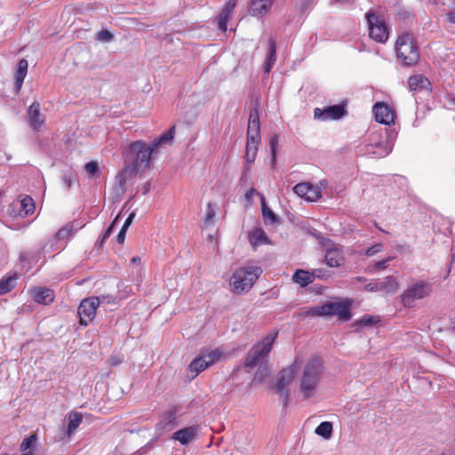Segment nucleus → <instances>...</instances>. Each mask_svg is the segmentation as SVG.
<instances>
[{
  "label": "nucleus",
  "mask_w": 455,
  "mask_h": 455,
  "mask_svg": "<svg viewBox=\"0 0 455 455\" xmlns=\"http://www.w3.org/2000/svg\"><path fill=\"white\" fill-rule=\"evenodd\" d=\"M315 272H309L304 269H297L292 275V281L299 284L301 287H306L309 283H313L315 279Z\"/></svg>",
  "instance_id": "obj_24"
},
{
  "label": "nucleus",
  "mask_w": 455,
  "mask_h": 455,
  "mask_svg": "<svg viewBox=\"0 0 455 455\" xmlns=\"http://www.w3.org/2000/svg\"><path fill=\"white\" fill-rule=\"evenodd\" d=\"M332 423L330 421H323L320 423L315 430V433L317 435L323 437L324 439H329L332 434Z\"/></svg>",
  "instance_id": "obj_30"
},
{
  "label": "nucleus",
  "mask_w": 455,
  "mask_h": 455,
  "mask_svg": "<svg viewBox=\"0 0 455 455\" xmlns=\"http://www.w3.org/2000/svg\"><path fill=\"white\" fill-rule=\"evenodd\" d=\"M256 193V190L254 188H251L245 195L247 198L251 197L252 195Z\"/></svg>",
  "instance_id": "obj_53"
},
{
  "label": "nucleus",
  "mask_w": 455,
  "mask_h": 455,
  "mask_svg": "<svg viewBox=\"0 0 455 455\" xmlns=\"http://www.w3.org/2000/svg\"><path fill=\"white\" fill-rule=\"evenodd\" d=\"M99 305L100 300L97 297L87 298L81 301L77 310L81 325L87 326L93 320Z\"/></svg>",
  "instance_id": "obj_12"
},
{
  "label": "nucleus",
  "mask_w": 455,
  "mask_h": 455,
  "mask_svg": "<svg viewBox=\"0 0 455 455\" xmlns=\"http://www.w3.org/2000/svg\"><path fill=\"white\" fill-rule=\"evenodd\" d=\"M432 287L429 283L419 281L410 285L402 294L401 300L404 307H411L415 300L430 295Z\"/></svg>",
  "instance_id": "obj_10"
},
{
  "label": "nucleus",
  "mask_w": 455,
  "mask_h": 455,
  "mask_svg": "<svg viewBox=\"0 0 455 455\" xmlns=\"http://www.w3.org/2000/svg\"><path fill=\"white\" fill-rule=\"evenodd\" d=\"M261 212L264 222L266 224H274L276 222V216L267 205L264 196H261Z\"/></svg>",
  "instance_id": "obj_28"
},
{
  "label": "nucleus",
  "mask_w": 455,
  "mask_h": 455,
  "mask_svg": "<svg viewBox=\"0 0 455 455\" xmlns=\"http://www.w3.org/2000/svg\"><path fill=\"white\" fill-rule=\"evenodd\" d=\"M369 24V35L378 43H385L388 38V31L385 22L372 12L365 14Z\"/></svg>",
  "instance_id": "obj_11"
},
{
  "label": "nucleus",
  "mask_w": 455,
  "mask_h": 455,
  "mask_svg": "<svg viewBox=\"0 0 455 455\" xmlns=\"http://www.w3.org/2000/svg\"><path fill=\"white\" fill-rule=\"evenodd\" d=\"M21 212H24V214L29 215L35 212L36 205L34 200L30 196H26L20 202Z\"/></svg>",
  "instance_id": "obj_33"
},
{
  "label": "nucleus",
  "mask_w": 455,
  "mask_h": 455,
  "mask_svg": "<svg viewBox=\"0 0 455 455\" xmlns=\"http://www.w3.org/2000/svg\"><path fill=\"white\" fill-rule=\"evenodd\" d=\"M129 150L135 155L132 160V169L136 172L150 168L151 156L156 150L152 145L148 146L144 141L137 140L130 144Z\"/></svg>",
  "instance_id": "obj_7"
},
{
  "label": "nucleus",
  "mask_w": 455,
  "mask_h": 455,
  "mask_svg": "<svg viewBox=\"0 0 455 455\" xmlns=\"http://www.w3.org/2000/svg\"><path fill=\"white\" fill-rule=\"evenodd\" d=\"M388 152H389V150L387 149V147H385V148H384L383 152H382V153H380L379 155H381V156H385V155H387V154H388Z\"/></svg>",
  "instance_id": "obj_54"
},
{
  "label": "nucleus",
  "mask_w": 455,
  "mask_h": 455,
  "mask_svg": "<svg viewBox=\"0 0 455 455\" xmlns=\"http://www.w3.org/2000/svg\"><path fill=\"white\" fill-rule=\"evenodd\" d=\"M122 363V359L118 356L113 355L109 358V364L111 366H117Z\"/></svg>",
  "instance_id": "obj_50"
},
{
  "label": "nucleus",
  "mask_w": 455,
  "mask_h": 455,
  "mask_svg": "<svg viewBox=\"0 0 455 455\" xmlns=\"http://www.w3.org/2000/svg\"><path fill=\"white\" fill-rule=\"evenodd\" d=\"M132 262L136 265H140L141 263V259L139 256H134L132 258Z\"/></svg>",
  "instance_id": "obj_52"
},
{
  "label": "nucleus",
  "mask_w": 455,
  "mask_h": 455,
  "mask_svg": "<svg viewBox=\"0 0 455 455\" xmlns=\"http://www.w3.org/2000/svg\"><path fill=\"white\" fill-rule=\"evenodd\" d=\"M410 90L413 92H431V83L423 75H413L408 79Z\"/></svg>",
  "instance_id": "obj_19"
},
{
  "label": "nucleus",
  "mask_w": 455,
  "mask_h": 455,
  "mask_svg": "<svg viewBox=\"0 0 455 455\" xmlns=\"http://www.w3.org/2000/svg\"><path fill=\"white\" fill-rule=\"evenodd\" d=\"M17 280V275L8 276L7 278L0 280V295L5 294L15 287V282Z\"/></svg>",
  "instance_id": "obj_29"
},
{
  "label": "nucleus",
  "mask_w": 455,
  "mask_h": 455,
  "mask_svg": "<svg viewBox=\"0 0 455 455\" xmlns=\"http://www.w3.org/2000/svg\"><path fill=\"white\" fill-rule=\"evenodd\" d=\"M21 455H31V454H21Z\"/></svg>",
  "instance_id": "obj_56"
},
{
  "label": "nucleus",
  "mask_w": 455,
  "mask_h": 455,
  "mask_svg": "<svg viewBox=\"0 0 455 455\" xmlns=\"http://www.w3.org/2000/svg\"><path fill=\"white\" fill-rule=\"evenodd\" d=\"M126 231L127 229H124V228H121V230L119 231L117 236H116V240L119 243H124V240H125V234H126Z\"/></svg>",
  "instance_id": "obj_48"
},
{
  "label": "nucleus",
  "mask_w": 455,
  "mask_h": 455,
  "mask_svg": "<svg viewBox=\"0 0 455 455\" xmlns=\"http://www.w3.org/2000/svg\"><path fill=\"white\" fill-rule=\"evenodd\" d=\"M196 434L197 427L190 426L174 432L172 439L179 441L181 444L185 445L195 440Z\"/></svg>",
  "instance_id": "obj_22"
},
{
  "label": "nucleus",
  "mask_w": 455,
  "mask_h": 455,
  "mask_svg": "<svg viewBox=\"0 0 455 455\" xmlns=\"http://www.w3.org/2000/svg\"><path fill=\"white\" fill-rule=\"evenodd\" d=\"M324 374L325 367L320 356L313 355L307 360L299 376V391L304 400L316 395Z\"/></svg>",
  "instance_id": "obj_1"
},
{
  "label": "nucleus",
  "mask_w": 455,
  "mask_h": 455,
  "mask_svg": "<svg viewBox=\"0 0 455 455\" xmlns=\"http://www.w3.org/2000/svg\"><path fill=\"white\" fill-rule=\"evenodd\" d=\"M366 290L369 291H381L380 290V282L378 283H370L365 286Z\"/></svg>",
  "instance_id": "obj_44"
},
{
  "label": "nucleus",
  "mask_w": 455,
  "mask_h": 455,
  "mask_svg": "<svg viewBox=\"0 0 455 455\" xmlns=\"http://www.w3.org/2000/svg\"><path fill=\"white\" fill-rule=\"evenodd\" d=\"M28 63L27 60L22 59L19 61L17 70L15 73V88L17 92L21 89L24 79L27 76Z\"/></svg>",
  "instance_id": "obj_25"
},
{
  "label": "nucleus",
  "mask_w": 455,
  "mask_h": 455,
  "mask_svg": "<svg viewBox=\"0 0 455 455\" xmlns=\"http://www.w3.org/2000/svg\"><path fill=\"white\" fill-rule=\"evenodd\" d=\"M112 38V34L108 30H101L97 36V39L100 41H110Z\"/></svg>",
  "instance_id": "obj_43"
},
{
  "label": "nucleus",
  "mask_w": 455,
  "mask_h": 455,
  "mask_svg": "<svg viewBox=\"0 0 455 455\" xmlns=\"http://www.w3.org/2000/svg\"><path fill=\"white\" fill-rule=\"evenodd\" d=\"M331 4L350 6L354 4V0H332Z\"/></svg>",
  "instance_id": "obj_45"
},
{
  "label": "nucleus",
  "mask_w": 455,
  "mask_h": 455,
  "mask_svg": "<svg viewBox=\"0 0 455 455\" xmlns=\"http://www.w3.org/2000/svg\"><path fill=\"white\" fill-rule=\"evenodd\" d=\"M268 46H269V51H268L267 60L269 62L275 63V60H276V44H275V40L274 38H270L268 40Z\"/></svg>",
  "instance_id": "obj_37"
},
{
  "label": "nucleus",
  "mask_w": 455,
  "mask_h": 455,
  "mask_svg": "<svg viewBox=\"0 0 455 455\" xmlns=\"http://www.w3.org/2000/svg\"><path fill=\"white\" fill-rule=\"evenodd\" d=\"M261 136H260V123L259 116L257 108H253L251 110L249 116L248 122V129H247V138H246V146H245V165L244 169L249 171L251 168V164L254 163L259 145L260 144Z\"/></svg>",
  "instance_id": "obj_2"
},
{
  "label": "nucleus",
  "mask_w": 455,
  "mask_h": 455,
  "mask_svg": "<svg viewBox=\"0 0 455 455\" xmlns=\"http://www.w3.org/2000/svg\"><path fill=\"white\" fill-rule=\"evenodd\" d=\"M62 181L67 188H70L73 182L71 175H64Z\"/></svg>",
  "instance_id": "obj_49"
},
{
  "label": "nucleus",
  "mask_w": 455,
  "mask_h": 455,
  "mask_svg": "<svg viewBox=\"0 0 455 455\" xmlns=\"http://www.w3.org/2000/svg\"><path fill=\"white\" fill-rule=\"evenodd\" d=\"M275 65V63H272V62H269L268 60L267 61V64L265 65V68H264V71L265 73H269L273 68V66Z\"/></svg>",
  "instance_id": "obj_51"
},
{
  "label": "nucleus",
  "mask_w": 455,
  "mask_h": 455,
  "mask_svg": "<svg viewBox=\"0 0 455 455\" xmlns=\"http://www.w3.org/2000/svg\"><path fill=\"white\" fill-rule=\"evenodd\" d=\"M275 0H251L250 13L252 16L263 17L270 12Z\"/></svg>",
  "instance_id": "obj_20"
},
{
  "label": "nucleus",
  "mask_w": 455,
  "mask_h": 455,
  "mask_svg": "<svg viewBox=\"0 0 455 455\" xmlns=\"http://www.w3.org/2000/svg\"><path fill=\"white\" fill-rule=\"evenodd\" d=\"M392 259L393 258L389 257L383 260L376 262L373 266L371 267L370 272L374 273L386 269L388 267V263L392 260Z\"/></svg>",
  "instance_id": "obj_38"
},
{
  "label": "nucleus",
  "mask_w": 455,
  "mask_h": 455,
  "mask_svg": "<svg viewBox=\"0 0 455 455\" xmlns=\"http://www.w3.org/2000/svg\"><path fill=\"white\" fill-rule=\"evenodd\" d=\"M448 20L451 23H455V0L451 7V11L448 13Z\"/></svg>",
  "instance_id": "obj_46"
},
{
  "label": "nucleus",
  "mask_w": 455,
  "mask_h": 455,
  "mask_svg": "<svg viewBox=\"0 0 455 455\" xmlns=\"http://www.w3.org/2000/svg\"><path fill=\"white\" fill-rule=\"evenodd\" d=\"M45 116L41 113V106L38 101H34L28 108V123L36 132H39L44 126Z\"/></svg>",
  "instance_id": "obj_15"
},
{
  "label": "nucleus",
  "mask_w": 455,
  "mask_h": 455,
  "mask_svg": "<svg viewBox=\"0 0 455 455\" xmlns=\"http://www.w3.org/2000/svg\"><path fill=\"white\" fill-rule=\"evenodd\" d=\"M379 319L377 316H371L369 315H363L361 319L357 320L355 323V326L363 327V326H372L379 323Z\"/></svg>",
  "instance_id": "obj_35"
},
{
  "label": "nucleus",
  "mask_w": 455,
  "mask_h": 455,
  "mask_svg": "<svg viewBox=\"0 0 455 455\" xmlns=\"http://www.w3.org/2000/svg\"><path fill=\"white\" fill-rule=\"evenodd\" d=\"M220 355L221 353L218 349L202 353L189 363L188 367V379H194L199 373L218 361Z\"/></svg>",
  "instance_id": "obj_9"
},
{
  "label": "nucleus",
  "mask_w": 455,
  "mask_h": 455,
  "mask_svg": "<svg viewBox=\"0 0 455 455\" xmlns=\"http://www.w3.org/2000/svg\"><path fill=\"white\" fill-rule=\"evenodd\" d=\"M236 0H228L224 6L222 7L220 12L216 17V21L218 25V28L222 31H227V24L231 15L234 12L235 7L236 6Z\"/></svg>",
  "instance_id": "obj_18"
},
{
  "label": "nucleus",
  "mask_w": 455,
  "mask_h": 455,
  "mask_svg": "<svg viewBox=\"0 0 455 455\" xmlns=\"http://www.w3.org/2000/svg\"><path fill=\"white\" fill-rule=\"evenodd\" d=\"M307 315L315 316L337 315L342 321H348L351 317L349 306L339 302H328L322 306L315 307Z\"/></svg>",
  "instance_id": "obj_8"
},
{
  "label": "nucleus",
  "mask_w": 455,
  "mask_h": 455,
  "mask_svg": "<svg viewBox=\"0 0 455 455\" xmlns=\"http://www.w3.org/2000/svg\"><path fill=\"white\" fill-rule=\"evenodd\" d=\"M28 293L35 302L42 305H49L55 299L54 291L46 287H32Z\"/></svg>",
  "instance_id": "obj_17"
},
{
  "label": "nucleus",
  "mask_w": 455,
  "mask_h": 455,
  "mask_svg": "<svg viewBox=\"0 0 455 455\" xmlns=\"http://www.w3.org/2000/svg\"><path fill=\"white\" fill-rule=\"evenodd\" d=\"M277 144H278V136L275 135L270 140L271 154H272V158H273L274 162L275 161V157H276V146H277Z\"/></svg>",
  "instance_id": "obj_42"
},
{
  "label": "nucleus",
  "mask_w": 455,
  "mask_h": 455,
  "mask_svg": "<svg viewBox=\"0 0 455 455\" xmlns=\"http://www.w3.org/2000/svg\"><path fill=\"white\" fill-rule=\"evenodd\" d=\"M248 240L254 249L263 244H271V241L261 228H255L250 230L248 232Z\"/></svg>",
  "instance_id": "obj_21"
},
{
  "label": "nucleus",
  "mask_w": 455,
  "mask_h": 455,
  "mask_svg": "<svg viewBox=\"0 0 455 455\" xmlns=\"http://www.w3.org/2000/svg\"><path fill=\"white\" fill-rule=\"evenodd\" d=\"M216 215V211L212 203L207 204V212L204 219L203 228H207L213 224V220Z\"/></svg>",
  "instance_id": "obj_31"
},
{
  "label": "nucleus",
  "mask_w": 455,
  "mask_h": 455,
  "mask_svg": "<svg viewBox=\"0 0 455 455\" xmlns=\"http://www.w3.org/2000/svg\"><path fill=\"white\" fill-rule=\"evenodd\" d=\"M174 131L175 126H172L168 132L162 134L157 140L152 142L151 145L153 148L156 149L160 144L172 140L174 137Z\"/></svg>",
  "instance_id": "obj_32"
},
{
  "label": "nucleus",
  "mask_w": 455,
  "mask_h": 455,
  "mask_svg": "<svg viewBox=\"0 0 455 455\" xmlns=\"http://www.w3.org/2000/svg\"><path fill=\"white\" fill-rule=\"evenodd\" d=\"M395 50L396 57L404 66H413L419 62V51L413 35L405 31L398 36Z\"/></svg>",
  "instance_id": "obj_3"
},
{
  "label": "nucleus",
  "mask_w": 455,
  "mask_h": 455,
  "mask_svg": "<svg viewBox=\"0 0 455 455\" xmlns=\"http://www.w3.org/2000/svg\"><path fill=\"white\" fill-rule=\"evenodd\" d=\"M134 217H135V212L130 213V215L125 220V221H124V223L122 228H124V229H128V228L130 227V225L133 221Z\"/></svg>",
  "instance_id": "obj_47"
},
{
  "label": "nucleus",
  "mask_w": 455,
  "mask_h": 455,
  "mask_svg": "<svg viewBox=\"0 0 455 455\" xmlns=\"http://www.w3.org/2000/svg\"><path fill=\"white\" fill-rule=\"evenodd\" d=\"M377 145L378 147H382V142H378Z\"/></svg>",
  "instance_id": "obj_55"
},
{
  "label": "nucleus",
  "mask_w": 455,
  "mask_h": 455,
  "mask_svg": "<svg viewBox=\"0 0 455 455\" xmlns=\"http://www.w3.org/2000/svg\"><path fill=\"white\" fill-rule=\"evenodd\" d=\"M383 245L381 243H375L371 247L366 250L365 254L369 257L375 255L376 253L382 251Z\"/></svg>",
  "instance_id": "obj_41"
},
{
  "label": "nucleus",
  "mask_w": 455,
  "mask_h": 455,
  "mask_svg": "<svg viewBox=\"0 0 455 455\" xmlns=\"http://www.w3.org/2000/svg\"><path fill=\"white\" fill-rule=\"evenodd\" d=\"M73 230H74V226H73V224L69 223V224L66 225L65 227L61 228L60 229H59V231L56 234V236L58 239L68 238L72 235Z\"/></svg>",
  "instance_id": "obj_36"
},
{
  "label": "nucleus",
  "mask_w": 455,
  "mask_h": 455,
  "mask_svg": "<svg viewBox=\"0 0 455 455\" xmlns=\"http://www.w3.org/2000/svg\"><path fill=\"white\" fill-rule=\"evenodd\" d=\"M375 120L384 124H391L395 122V111L384 102H377L373 106Z\"/></svg>",
  "instance_id": "obj_16"
},
{
  "label": "nucleus",
  "mask_w": 455,
  "mask_h": 455,
  "mask_svg": "<svg viewBox=\"0 0 455 455\" xmlns=\"http://www.w3.org/2000/svg\"><path fill=\"white\" fill-rule=\"evenodd\" d=\"M36 441V435L34 434V435H30L29 436L26 437L21 444H20V450L22 451H27L28 449H29Z\"/></svg>",
  "instance_id": "obj_40"
},
{
  "label": "nucleus",
  "mask_w": 455,
  "mask_h": 455,
  "mask_svg": "<svg viewBox=\"0 0 455 455\" xmlns=\"http://www.w3.org/2000/svg\"><path fill=\"white\" fill-rule=\"evenodd\" d=\"M83 420V416L80 412L72 411L68 414V424L67 429V435L71 436L73 432L80 426Z\"/></svg>",
  "instance_id": "obj_27"
},
{
  "label": "nucleus",
  "mask_w": 455,
  "mask_h": 455,
  "mask_svg": "<svg viewBox=\"0 0 455 455\" xmlns=\"http://www.w3.org/2000/svg\"><path fill=\"white\" fill-rule=\"evenodd\" d=\"M301 363L302 358L296 356L291 365L283 369L278 373L277 381L274 388L282 399L284 407L288 405L290 397L287 387L293 382L296 372Z\"/></svg>",
  "instance_id": "obj_6"
},
{
  "label": "nucleus",
  "mask_w": 455,
  "mask_h": 455,
  "mask_svg": "<svg viewBox=\"0 0 455 455\" xmlns=\"http://www.w3.org/2000/svg\"><path fill=\"white\" fill-rule=\"evenodd\" d=\"M343 252L338 248H329L325 252V263L330 267H338L344 264Z\"/></svg>",
  "instance_id": "obj_23"
},
{
  "label": "nucleus",
  "mask_w": 455,
  "mask_h": 455,
  "mask_svg": "<svg viewBox=\"0 0 455 455\" xmlns=\"http://www.w3.org/2000/svg\"><path fill=\"white\" fill-rule=\"evenodd\" d=\"M399 287L397 279L393 275H388L380 282V290L386 294L395 293Z\"/></svg>",
  "instance_id": "obj_26"
},
{
  "label": "nucleus",
  "mask_w": 455,
  "mask_h": 455,
  "mask_svg": "<svg viewBox=\"0 0 455 455\" xmlns=\"http://www.w3.org/2000/svg\"><path fill=\"white\" fill-rule=\"evenodd\" d=\"M347 114L345 105L337 104L325 108H315L314 116L315 119L327 121L338 120Z\"/></svg>",
  "instance_id": "obj_13"
},
{
  "label": "nucleus",
  "mask_w": 455,
  "mask_h": 455,
  "mask_svg": "<svg viewBox=\"0 0 455 455\" xmlns=\"http://www.w3.org/2000/svg\"><path fill=\"white\" fill-rule=\"evenodd\" d=\"M293 192L309 202H315L322 197V187L311 183H299L293 187Z\"/></svg>",
  "instance_id": "obj_14"
},
{
  "label": "nucleus",
  "mask_w": 455,
  "mask_h": 455,
  "mask_svg": "<svg viewBox=\"0 0 455 455\" xmlns=\"http://www.w3.org/2000/svg\"><path fill=\"white\" fill-rule=\"evenodd\" d=\"M278 336V331H274L254 344L248 351L244 360V367L252 369L265 359L271 352L273 344Z\"/></svg>",
  "instance_id": "obj_4"
},
{
  "label": "nucleus",
  "mask_w": 455,
  "mask_h": 455,
  "mask_svg": "<svg viewBox=\"0 0 455 455\" xmlns=\"http://www.w3.org/2000/svg\"><path fill=\"white\" fill-rule=\"evenodd\" d=\"M84 170L90 177H93L97 175L100 171L99 164L96 161H91L84 165Z\"/></svg>",
  "instance_id": "obj_39"
},
{
  "label": "nucleus",
  "mask_w": 455,
  "mask_h": 455,
  "mask_svg": "<svg viewBox=\"0 0 455 455\" xmlns=\"http://www.w3.org/2000/svg\"><path fill=\"white\" fill-rule=\"evenodd\" d=\"M261 274V268L250 266L234 272L230 278V286L235 293L249 291Z\"/></svg>",
  "instance_id": "obj_5"
},
{
  "label": "nucleus",
  "mask_w": 455,
  "mask_h": 455,
  "mask_svg": "<svg viewBox=\"0 0 455 455\" xmlns=\"http://www.w3.org/2000/svg\"><path fill=\"white\" fill-rule=\"evenodd\" d=\"M119 215H117L115 220L112 221V223L108 226V228L105 230V232L99 237L97 240V244L101 247L103 246L106 240L112 234L115 225L116 224L118 220Z\"/></svg>",
  "instance_id": "obj_34"
}]
</instances>
